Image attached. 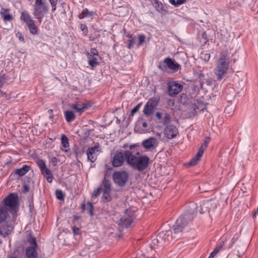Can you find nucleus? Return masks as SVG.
<instances>
[{
  "label": "nucleus",
  "mask_w": 258,
  "mask_h": 258,
  "mask_svg": "<svg viewBox=\"0 0 258 258\" xmlns=\"http://www.w3.org/2000/svg\"><path fill=\"white\" fill-rule=\"evenodd\" d=\"M15 213L0 207V235L8 236L13 230L12 222Z\"/></svg>",
  "instance_id": "1"
},
{
  "label": "nucleus",
  "mask_w": 258,
  "mask_h": 258,
  "mask_svg": "<svg viewBox=\"0 0 258 258\" xmlns=\"http://www.w3.org/2000/svg\"><path fill=\"white\" fill-rule=\"evenodd\" d=\"M230 58L226 51H222L216 62L214 73L218 80H221L226 74L229 67Z\"/></svg>",
  "instance_id": "2"
},
{
  "label": "nucleus",
  "mask_w": 258,
  "mask_h": 258,
  "mask_svg": "<svg viewBox=\"0 0 258 258\" xmlns=\"http://www.w3.org/2000/svg\"><path fill=\"white\" fill-rule=\"evenodd\" d=\"M194 218V212L193 211L185 212L181 215L176 220L173 226V230L175 234H178L182 232L184 228L189 222H191Z\"/></svg>",
  "instance_id": "3"
},
{
  "label": "nucleus",
  "mask_w": 258,
  "mask_h": 258,
  "mask_svg": "<svg viewBox=\"0 0 258 258\" xmlns=\"http://www.w3.org/2000/svg\"><path fill=\"white\" fill-rule=\"evenodd\" d=\"M48 11V7L45 3V0L35 1L33 14L38 20L40 23L42 22V19L44 16V14L47 13Z\"/></svg>",
  "instance_id": "4"
},
{
  "label": "nucleus",
  "mask_w": 258,
  "mask_h": 258,
  "mask_svg": "<svg viewBox=\"0 0 258 258\" xmlns=\"http://www.w3.org/2000/svg\"><path fill=\"white\" fill-rule=\"evenodd\" d=\"M3 203L4 205L0 207L15 213L18 207V195L15 193L10 194L3 200Z\"/></svg>",
  "instance_id": "5"
},
{
  "label": "nucleus",
  "mask_w": 258,
  "mask_h": 258,
  "mask_svg": "<svg viewBox=\"0 0 258 258\" xmlns=\"http://www.w3.org/2000/svg\"><path fill=\"white\" fill-rule=\"evenodd\" d=\"M128 173L124 170L115 171L112 174L114 182L120 187H124L128 182Z\"/></svg>",
  "instance_id": "6"
},
{
  "label": "nucleus",
  "mask_w": 258,
  "mask_h": 258,
  "mask_svg": "<svg viewBox=\"0 0 258 258\" xmlns=\"http://www.w3.org/2000/svg\"><path fill=\"white\" fill-rule=\"evenodd\" d=\"M158 68L162 71L169 69L174 72H177L180 69V65L170 57H166L162 63L160 62Z\"/></svg>",
  "instance_id": "7"
},
{
  "label": "nucleus",
  "mask_w": 258,
  "mask_h": 258,
  "mask_svg": "<svg viewBox=\"0 0 258 258\" xmlns=\"http://www.w3.org/2000/svg\"><path fill=\"white\" fill-rule=\"evenodd\" d=\"M210 138L209 137H207L204 142L202 144L201 147L199 148V150L195 156H194L189 163V165L190 166H194L197 164V163L200 161L201 157H202L204 151L207 149L208 145L210 142Z\"/></svg>",
  "instance_id": "8"
},
{
  "label": "nucleus",
  "mask_w": 258,
  "mask_h": 258,
  "mask_svg": "<svg viewBox=\"0 0 258 258\" xmlns=\"http://www.w3.org/2000/svg\"><path fill=\"white\" fill-rule=\"evenodd\" d=\"M125 161V151H116L111 160V164L114 167L121 166Z\"/></svg>",
  "instance_id": "9"
},
{
  "label": "nucleus",
  "mask_w": 258,
  "mask_h": 258,
  "mask_svg": "<svg viewBox=\"0 0 258 258\" xmlns=\"http://www.w3.org/2000/svg\"><path fill=\"white\" fill-rule=\"evenodd\" d=\"M134 213L126 210L124 215L119 220V225L128 228L134 221Z\"/></svg>",
  "instance_id": "10"
},
{
  "label": "nucleus",
  "mask_w": 258,
  "mask_h": 258,
  "mask_svg": "<svg viewBox=\"0 0 258 258\" xmlns=\"http://www.w3.org/2000/svg\"><path fill=\"white\" fill-rule=\"evenodd\" d=\"M150 163V158L147 156L143 155L138 157L134 169L139 171L145 170Z\"/></svg>",
  "instance_id": "11"
},
{
  "label": "nucleus",
  "mask_w": 258,
  "mask_h": 258,
  "mask_svg": "<svg viewBox=\"0 0 258 258\" xmlns=\"http://www.w3.org/2000/svg\"><path fill=\"white\" fill-rule=\"evenodd\" d=\"M183 89V86L176 82H169L168 85V93L170 96L174 97L180 93Z\"/></svg>",
  "instance_id": "12"
},
{
  "label": "nucleus",
  "mask_w": 258,
  "mask_h": 258,
  "mask_svg": "<svg viewBox=\"0 0 258 258\" xmlns=\"http://www.w3.org/2000/svg\"><path fill=\"white\" fill-rule=\"evenodd\" d=\"M163 134L167 139H172L177 136L178 131L176 126L169 124L165 126L163 130Z\"/></svg>",
  "instance_id": "13"
},
{
  "label": "nucleus",
  "mask_w": 258,
  "mask_h": 258,
  "mask_svg": "<svg viewBox=\"0 0 258 258\" xmlns=\"http://www.w3.org/2000/svg\"><path fill=\"white\" fill-rule=\"evenodd\" d=\"M159 142L156 138L151 137L143 141L142 145L147 150L152 151L158 146Z\"/></svg>",
  "instance_id": "14"
},
{
  "label": "nucleus",
  "mask_w": 258,
  "mask_h": 258,
  "mask_svg": "<svg viewBox=\"0 0 258 258\" xmlns=\"http://www.w3.org/2000/svg\"><path fill=\"white\" fill-rule=\"evenodd\" d=\"M172 238V232L170 231L160 232L157 236V241L161 244V246L166 244L167 242H169Z\"/></svg>",
  "instance_id": "15"
},
{
  "label": "nucleus",
  "mask_w": 258,
  "mask_h": 258,
  "mask_svg": "<svg viewBox=\"0 0 258 258\" xmlns=\"http://www.w3.org/2000/svg\"><path fill=\"white\" fill-rule=\"evenodd\" d=\"M209 207H212L213 211H215L217 207V203L213 200H209L204 203L201 206V214H204L206 212L210 214V210Z\"/></svg>",
  "instance_id": "16"
},
{
  "label": "nucleus",
  "mask_w": 258,
  "mask_h": 258,
  "mask_svg": "<svg viewBox=\"0 0 258 258\" xmlns=\"http://www.w3.org/2000/svg\"><path fill=\"white\" fill-rule=\"evenodd\" d=\"M153 1L152 4L157 11L163 15L168 13V6L166 4H162L159 0Z\"/></svg>",
  "instance_id": "17"
},
{
  "label": "nucleus",
  "mask_w": 258,
  "mask_h": 258,
  "mask_svg": "<svg viewBox=\"0 0 258 258\" xmlns=\"http://www.w3.org/2000/svg\"><path fill=\"white\" fill-rule=\"evenodd\" d=\"M125 157L127 164L134 169L138 157L134 155L131 151L128 150L125 151Z\"/></svg>",
  "instance_id": "18"
},
{
  "label": "nucleus",
  "mask_w": 258,
  "mask_h": 258,
  "mask_svg": "<svg viewBox=\"0 0 258 258\" xmlns=\"http://www.w3.org/2000/svg\"><path fill=\"white\" fill-rule=\"evenodd\" d=\"M156 116L158 119H160V122L165 126L169 125V124L171 121L170 115L166 112L161 113L157 112L156 113Z\"/></svg>",
  "instance_id": "19"
},
{
  "label": "nucleus",
  "mask_w": 258,
  "mask_h": 258,
  "mask_svg": "<svg viewBox=\"0 0 258 258\" xmlns=\"http://www.w3.org/2000/svg\"><path fill=\"white\" fill-rule=\"evenodd\" d=\"M98 148L99 147L98 146H95L93 147L88 148L87 150L86 153L88 159L92 163H94L97 159V156L95 153L96 151H98Z\"/></svg>",
  "instance_id": "20"
},
{
  "label": "nucleus",
  "mask_w": 258,
  "mask_h": 258,
  "mask_svg": "<svg viewBox=\"0 0 258 258\" xmlns=\"http://www.w3.org/2000/svg\"><path fill=\"white\" fill-rule=\"evenodd\" d=\"M37 247L28 246L26 249V255L27 258H37L38 254L36 251Z\"/></svg>",
  "instance_id": "21"
},
{
  "label": "nucleus",
  "mask_w": 258,
  "mask_h": 258,
  "mask_svg": "<svg viewBox=\"0 0 258 258\" xmlns=\"http://www.w3.org/2000/svg\"><path fill=\"white\" fill-rule=\"evenodd\" d=\"M89 64L93 68L96 64H98L97 56L91 55L89 52H86Z\"/></svg>",
  "instance_id": "22"
},
{
  "label": "nucleus",
  "mask_w": 258,
  "mask_h": 258,
  "mask_svg": "<svg viewBox=\"0 0 258 258\" xmlns=\"http://www.w3.org/2000/svg\"><path fill=\"white\" fill-rule=\"evenodd\" d=\"M237 238L233 237L232 238L226 237L224 241H223L224 245L225 248L230 249L237 240Z\"/></svg>",
  "instance_id": "23"
},
{
  "label": "nucleus",
  "mask_w": 258,
  "mask_h": 258,
  "mask_svg": "<svg viewBox=\"0 0 258 258\" xmlns=\"http://www.w3.org/2000/svg\"><path fill=\"white\" fill-rule=\"evenodd\" d=\"M30 169V166L27 165H24L23 167L15 170V174L19 176H23L25 175Z\"/></svg>",
  "instance_id": "24"
},
{
  "label": "nucleus",
  "mask_w": 258,
  "mask_h": 258,
  "mask_svg": "<svg viewBox=\"0 0 258 258\" xmlns=\"http://www.w3.org/2000/svg\"><path fill=\"white\" fill-rule=\"evenodd\" d=\"M102 191H106L111 192V184L110 181L107 179L106 176L104 177L102 183Z\"/></svg>",
  "instance_id": "25"
},
{
  "label": "nucleus",
  "mask_w": 258,
  "mask_h": 258,
  "mask_svg": "<svg viewBox=\"0 0 258 258\" xmlns=\"http://www.w3.org/2000/svg\"><path fill=\"white\" fill-rule=\"evenodd\" d=\"M9 9L4 8H3L1 11L0 14L5 21H10L13 19L12 16L9 13Z\"/></svg>",
  "instance_id": "26"
},
{
  "label": "nucleus",
  "mask_w": 258,
  "mask_h": 258,
  "mask_svg": "<svg viewBox=\"0 0 258 258\" xmlns=\"http://www.w3.org/2000/svg\"><path fill=\"white\" fill-rule=\"evenodd\" d=\"M94 13L93 11H89L87 8L84 9L81 13L78 16L80 19H83L86 17H91L94 15Z\"/></svg>",
  "instance_id": "27"
},
{
  "label": "nucleus",
  "mask_w": 258,
  "mask_h": 258,
  "mask_svg": "<svg viewBox=\"0 0 258 258\" xmlns=\"http://www.w3.org/2000/svg\"><path fill=\"white\" fill-rule=\"evenodd\" d=\"M29 23L27 24L30 33L33 35H36L38 33V28L36 26L34 21H30Z\"/></svg>",
  "instance_id": "28"
},
{
  "label": "nucleus",
  "mask_w": 258,
  "mask_h": 258,
  "mask_svg": "<svg viewBox=\"0 0 258 258\" xmlns=\"http://www.w3.org/2000/svg\"><path fill=\"white\" fill-rule=\"evenodd\" d=\"M66 120L67 122H70L75 118V115L72 111L67 110L64 112Z\"/></svg>",
  "instance_id": "29"
},
{
  "label": "nucleus",
  "mask_w": 258,
  "mask_h": 258,
  "mask_svg": "<svg viewBox=\"0 0 258 258\" xmlns=\"http://www.w3.org/2000/svg\"><path fill=\"white\" fill-rule=\"evenodd\" d=\"M61 145L62 147L65 148V149H62L63 151H64L65 152H67L68 151V148L70 146L69 143V139L68 137L64 135H62L61 138Z\"/></svg>",
  "instance_id": "30"
},
{
  "label": "nucleus",
  "mask_w": 258,
  "mask_h": 258,
  "mask_svg": "<svg viewBox=\"0 0 258 258\" xmlns=\"http://www.w3.org/2000/svg\"><path fill=\"white\" fill-rule=\"evenodd\" d=\"M154 108V105L147 102L144 106L143 112L146 116H149L152 113Z\"/></svg>",
  "instance_id": "31"
},
{
  "label": "nucleus",
  "mask_w": 258,
  "mask_h": 258,
  "mask_svg": "<svg viewBox=\"0 0 258 258\" xmlns=\"http://www.w3.org/2000/svg\"><path fill=\"white\" fill-rule=\"evenodd\" d=\"M126 37L130 38V39L127 40V48L128 49H131L135 44L136 37L135 36H133V35L130 34H127Z\"/></svg>",
  "instance_id": "32"
},
{
  "label": "nucleus",
  "mask_w": 258,
  "mask_h": 258,
  "mask_svg": "<svg viewBox=\"0 0 258 258\" xmlns=\"http://www.w3.org/2000/svg\"><path fill=\"white\" fill-rule=\"evenodd\" d=\"M111 192L103 191V195L101 197V201L103 203H107L110 202L111 199V196L110 195Z\"/></svg>",
  "instance_id": "33"
},
{
  "label": "nucleus",
  "mask_w": 258,
  "mask_h": 258,
  "mask_svg": "<svg viewBox=\"0 0 258 258\" xmlns=\"http://www.w3.org/2000/svg\"><path fill=\"white\" fill-rule=\"evenodd\" d=\"M21 19L23 20L26 23V24H28L29 23V21H33V20L31 19L30 15L24 12L21 13Z\"/></svg>",
  "instance_id": "34"
},
{
  "label": "nucleus",
  "mask_w": 258,
  "mask_h": 258,
  "mask_svg": "<svg viewBox=\"0 0 258 258\" xmlns=\"http://www.w3.org/2000/svg\"><path fill=\"white\" fill-rule=\"evenodd\" d=\"M27 240L28 242L31 245L30 246H38L36 238L32 236L31 234L29 235L27 239Z\"/></svg>",
  "instance_id": "35"
},
{
  "label": "nucleus",
  "mask_w": 258,
  "mask_h": 258,
  "mask_svg": "<svg viewBox=\"0 0 258 258\" xmlns=\"http://www.w3.org/2000/svg\"><path fill=\"white\" fill-rule=\"evenodd\" d=\"M72 108L77 110V111L80 113H82L85 110V109L87 108V107L84 104L83 106H82L81 105L78 103H76L72 105Z\"/></svg>",
  "instance_id": "36"
},
{
  "label": "nucleus",
  "mask_w": 258,
  "mask_h": 258,
  "mask_svg": "<svg viewBox=\"0 0 258 258\" xmlns=\"http://www.w3.org/2000/svg\"><path fill=\"white\" fill-rule=\"evenodd\" d=\"M191 108L194 110L193 113L196 114L198 111L203 110V106L198 105L197 103H194L191 104Z\"/></svg>",
  "instance_id": "37"
},
{
  "label": "nucleus",
  "mask_w": 258,
  "mask_h": 258,
  "mask_svg": "<svg viewBox=\"0 0 258 258\" xmlns=\"http://www.w3.org/2000/svg\"><path fill=\"white\" fill-rule=\"evenodd\" d=\"M93 206L92 203L88 202L87 203V210L89 211V213L91 216H93Z\"/></svg>",
  "instance_id": "38"
},
{
  "label": "nucleus",
  "mask_w": 258,
  "mask_h": 258,
  "mask_svg": "<svg viewBox=\"0 0 258 258\" xmlns=\"http://www.w3.org/2000/svg\"><path fill=\"white\" fill-rule=\"evenodd\" d=\"M139 42L137 44V47H139L145 41V36L143 34H141L138 36Z\"/></svg>",
  "instance_id": "39"
},
{
  "label": "nucleus",
  "mask_w": 258,
  "mask_h": 258,
  "mask_svg": "<svg viewBox=\"0 0 258 258\" xmlns=\"http://www.w3.org/2000/svg\"><path fill=\"white\" fill-rule=\"evenodd\" d=\"M198 77L200 80L201 87L202 88L204 84H205V75L204 74L200 73L199 74Z\"/></svg>",
  "instance_id": "40"
},
{
  "label": "nucleus",
  "mask_w": 258,
  "mask_h": 258,
  "mask_svg": "<svg viewBox=\"0 0 258 258\" xmlns=\"http://www.w3.org/2000/svg\"><path fill=\"white\" fill-rule=\"evenodd\" d=\"M201 57L206 62L210 59L211 55L209 53H202L201 54Z\"/></svg>",
  "instance_id": "41"
},
{
  "label": "nucleus",
  "mask_w": 258,
  "mask_h": 258,
  "mask_svg": "<svg viewBox=\"0 0 258 258\" xmlns=\"http://www.w3.org/2000/svg\"><path fill=\"white\" fill-rule=\"evenodd\" d=\"M159 100V98H152L148 102V103H149V104L151 105H154V107H155L157 105Z\"/></svg>",
  "instance_id": "42"
},
{
  "label": "nucleus",
  "mask_w": 258,
  "mask_h": 258,
  "mask_svg": "<svg viewBox=\"0 0 258 258\" xmlns=\"http://www.w3.org/2000/svg\"><path fill=\"white\" fill-rule=\"evenodd\" d=\"M102 190V187H99L97 188V189H95L94 190V192L93 194L92 197L95 198L98 197L99 196V195L100 194Z\"/></svg>",
  "instance_id": "43"
},
{
  "label": "nucleus",
  "mask_w": 258,
  "mask_h": 258,
  "mask_svg": "<svg viewBox=\"0 0 258 258\" xmlns=\"http://www.w3.org/2000/svg\"><path fill=\"white\" fill-rule=\"evenodd\" d=\"M46 179L47 182L49 183H51L53 178V175L51 171L49 172L47 174H45L43 175Z\"/></svg>",
  "instance_id": "44"
},
{
  "label": "nucleus",
  "mask_w": 258,
  "mask_h": 258,
  "mask_svg": "<svg viewBox=\"0 0 258 258\" xmlns=\"http://www.w3.org/2000/svg\"><path fill=\"white\" fill-rule=\"evenodd\" d=\"M37 164L38 167H39L40 170L46 167L45 162L43 160H38L37 162Z\"/></svg>",
  "instance_id": "45"
},
{
  "label": "nucleus",
  "mask_w": 258,
  "mask_h": 258,
  "mask_svg": "<svg viewBox=\"0 0 258 258\" xmlns=\"http://www.w3.org/2000/svg\"><path fill=\"white\" fill-rule=\"evenodd\" d=\"M141 105V103H139L131 111L130 115L133 116L135 113H136L139 110Z\"/></svg>",
  "instance_id": "46"
},
{
  "label": "nucleus",
  "mask_w": 258,
  "mask_h": 258,
  "mask_svg": "<svg viewBox=\"0 0 258 258\" xmlns=\"http://www.w3.org/2000/svg\"><path fill=\"white\" fill-rule=\"evenodd\" d=\"M56 197L57 199L61 200L63 199L64 198V195L60 190H56Z\"/></svg>",
  "instance_id": "47"
},
{
  "label": "nucleus",
  "mask_w": 258,
  "mask_h": 258,
  "mask_svg": "<svg viewBox=\"0 0 258 258\" xmlns=\"http://www.w3.org/2000/svg\"><path fill=\"white\" fill-rule=\"evenodd\" d=\"M202 38L203 39V43L206 44L209 41V39L207 33L204 32L202 34Z\"/></svg>",
  "instance_id": "48"
},
{
  "label": "nucleus",
  "mask_w": 258,
  "mask_h": 258,
  "mask_svg": "<svg viewBox=\"0 0 258 258\" xmlns=\"http://www.w3.org/2000/svg\"><path fill=\"white\" fill-rule=\"evenodd\" d=\"M223 245H224L223 242H221L219 243V244L215 247L213 251H214L216 253H217L219 251V250L222 248Z\"/></svg>",
  "instance_id": "49"
},
{
  "label": "nucleus",
  "mask_w": 258,
  "mask_h": 258,
  "mask_svg": "<svg viewBox=\"0 0 258 258\" xmlns=\"http://www.w3.org/2000/svg\"><path fill=\"white\" fill-rule=\"evenodd\" d=\"M80 29L85 34V35H86L88 31V28L86 26V25L85 24H81L80 25Z\"/></svg>",
  "instance_id": "50"
},
{
  "label": "nucleus",
  "mask_w": 258,
  "mask_h": 258,
  "mask_svg": "<svg viewBox=\"0 0 258 258\" xmlns=\"http://www.w3.org/2000/svg\"><path fill=\"white\" fill-rule=\"evenodd\" d=\"M90 54H91V55L98 56V51L96 48H92L90 50Z\"/></svg>",
  "instance_id": "51"
},
{
  "label": "nucleus",
  "mask_w": 258,
  "mask_h": 258,
  "mask_svg": "<svg viewBox=\"0 0 258 258\" xmlns=\"http://www.w3.org/2000/svg\"><path fill=\"white\" fill-rule=\"evenodd\" d=\"M6 79L5 75L0 76V88H1L5 83V79Z\"/></svg>",
  "instance_id": "52"
},
{
  "label": "nucleus",
  "mask_w": 258,
  "mask_h": 258,
  "mask_svg": "<svg viewBox=\"0 0 258 258\" xmlns=\"http://www.w3.org/2000/svg\"><path fill=\"white\" fill-rule=\"evenodd\" d=\"M73 233L75 235H78L80 233V229L75 226L72 227Z\"/></svg>",
  "instance_id": "53"
},
{
  "label": "nucleus",
  "mask_w": 258,
  "mask_h": 258,
  "mask_svg": "<svg viewBox=\"0 0 258 258\" xmlns=\"http://www.w3.org/2000/svg\"><path fill=\"white\" fill-rule=\"evenodd\" d=\"M16 36L17 38H19V39L22 41V42H24V38L23 37V36L22 35V33H20V32H18L16 34Z\"/></svg>",
  "instance_id": "54"
},
{
  "label": "nucleus",
  "mask_w": 258,
  "mask_h": 258,
  "mask_svg": "<svg viewBox=\"0 0 258 258\" xmlns=\"http://www.w3.org/2000/svg\"><path fill=\"white\" fill-rule=\"evenodd\" d=\"M50 170L47 168V167L44 168L43 169L41 170V173L44 175L45 174H47Z\"/></svg>",
  "instance_id": "55"
},
{
  "label": "nucleus",
  "mask_w": 258,
  "mask_h": 258,
  "mask_svg": "<svg viewBox=\"0 0 258 258\" xmlns=\"http://www.w3.org/2000/svg\"><path fill=\"white\" fill-rule=\"evenodd\" d=\"M73 258H88V256L87 254L82 255L81 254H79L74 256Z\"/></svg>",
  "instance_id": "56"
},
{
  "label": "nucleus",
  "mask_w": 258,
  "mask_h": 258,
  "mask_svg": "<svg viewBox=\"0 0 258 258\" xmlns=\"http://www.w3.org/2000/svg\"><path fill=\"white\" fill-rule=\"evenodd\" d=\"M186 2V0H176L177 7L180 5L184 4Z\"/></svg>",
  "instance_id": "57"
},
{
  "label": "nucleus",
  "mask_w": 258,
  "mask_h": 258,
  "mask_svg": "<svg viewBox=\"0 0 258 258\" xmlns=\"http://www.w3.org/2000/svg\"><path fill=\"white\" fill-rule=\"evenodd\" d=\"M51 162L52 163V164L54 165V166H55L57 164V159L56 157H53L51 158Z\"/></svg>",
  "instance_id": "58"
},
{
  "label": "nucleus",
  "mask_w": 258,
  "mask_h": 258,
  "mask_svg": "<svg viewBox=\"0 0 258 258\" xmlns=\"http://www.w3.org/2000/svg\"><path fill=\"white\" fill-rule=\"evenodd\" d=\"M205 83L208 86H211L213 84V81L211 79H207V80H206V81H205Z\"/></svg>",
  "instance_id": "59"
},
{
  "label": "nucleus",
  "mask_w": 258,
  "mask_h": 258,
  "mask_svg": "<svg viewBox=\"0 0 258 258\" xmlns=\"http://www.w3.org/2000/svg\"><path fill=\"white\" fill-rule=\"evenodd\" d=\"M29 190V187L28 185L24 184V189H23V192L26 193L28 192Z\"/></svg>",
  "instance_id": "60"
},
{
  "label": "nucleus",
  "mask_w": 258,
  "mask_h": 258,
  "mask_svg": "<svg viewBox=\"0 0 258 258\" xmlns=\"http://www.w3.org/2000/svg\"><path fill=\"white\" fill-rule=\"evenodd\" d=\"M196 103L198 105L203 106V110L204 109L205 105L203 101H197Z\"/></svg>",
  "instance_id": "61"
},
{
  "label": "nucleus",
  "mask_w": 258,
  "mask_h": 258,
  "mask_svg": "<svg viewBox=\"0 0 258 258\" xmlns=\"http://www.w3.org/2000/svg\"><path fill=\"white\" fill-rule=\"evenodd\" d=\"M169 2L175 7H177L176 1V0H169Z\"/></svg>",
  "instance_id": "62"
},
{
  "label": "nucleus",
  "mask_w": 258,
  "mask_h": 258,
  "mask_svg": "<svg viewBox=\"0 0 258 258\" xmlns=\"http://www.w3.org/2000/svg\"><path fill=\"white\" fill-rule=\"evenodd\" d=\"M217 254L214 251H213L208 258H214V256Z\"/></svg>",
  "instance_id": "63"
},
{
  "label": "nucleus",
  "mask_w": 258,
  "mask_h": 258,
  "mask_svg": "<svg viewBox=\"0 0 258 258\" xmlns=\"http://www.w3.org/2000/svg\"><path fill=\"white\" fill-rule=\"evenodd\" d=\"M81 208L83 211L87 210V204L86 205L85 203H82Z\"/></svg>",
  "instance_id": "64"
}]
</instances>
